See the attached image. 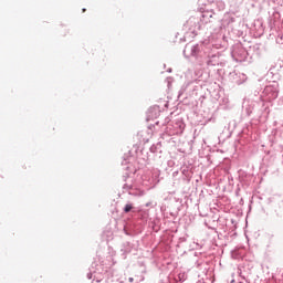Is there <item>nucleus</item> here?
Masks as SVG:
<instances>
[{
  "label": "nucleus",
  "mask_w": 283,
  "mask_h": 283,
  "mask_svg": "<svg viewBox=\"0 0 283 283\" xmlns=\"http://www.w3.org/2000/svg\"><path fill=\"white\" fill-rule=\"evenodd\" d=\"M277 88L273 85H268L263 90L262 98H264V101H266L268 103H271V101H275V98H277Z\"/></svg>",
  "instance_id": "nucleus-1"
},
{
  "label": "nucleus",
  "mask_w": 283,
  "mask_h": 283,
  "mask_svg": "<svg viewBox=\"0 0 283 283\" xmlns=\"http://www.w3.org/2000/svg\"><path fill=\"white\" fill-rule=\"evenodd\" d=\"M167 129H169L168 132L170 136H178L182 134V132H185V123H182L181 120H177L172 125V128L167 127Z\"/></svg>",
  "instance_id": "nucleus-2"
},
{
  "label": "nucleus",
  "mask_w": 283,
  "mask_h": 283,
  "mask_svg": "<svg viewBox=\"0 0 283 283\" xmlns=\"http://www.w3.org/2000/svg\"><path fill=\"white\" fill-rule=\"evenodd\" d=\"M232 56L235 61L242 62L247 59V50L244 48H237L233 50Z\"/></svg>",
  "instance_id": "nucleus-3"
},
{
  "label": "nucleus",
  "mask_w": 283,
  "mask_h": 283,
  "mask_svg": "<svg viewBox=\"0 0 283 283\" xmlns=\"http://www.w3.org/2000/svg\"><path fill=\"white\" fill-rule=\"evenodd\" d=\"M207 65L209 67H216L218 65H222V61H220V56L211 55L207 61Z\"/></svg>",
  "instance_id": "nucleus-4"
},
{
  "label": "nucleus",
  "mask_w": 283,
  "mask_h": 283,
  "mask_svg": "<svg viewBox=\"0 0 283 283\" xmlns=\"http://www.w3.org/2000/svg\"><path fill=\"white\" fill-rule=\"evenodd\" d=\"M213 14H216V12H213V10H207L202 12V18L201 21L203 23H211V19H213Z\"/></svg>",
  "instance_id": "nucleus-5"
},
{
  "label": "nucleus",
  "mask_w": 283,
  "mask_h": 283,
  "mask_svg": "<svg viewBox=\"0 0 283 283\" xmlns=\"http://www.w3.org/2000/svg\"><path fill=\"white\" fill-rule=\"evenodd\" d=\"M181 174L185 176L186 180H191V170H189V167L181 168Z\"/></svg>",
  "instance_id": "nucleus-6"
},
{
  "label": "nucleus",
  "mask_w": 283,
  "mask_h": 283,
  "mask_svg": "<svg viewBox=\"0 0 283 283\" xmlns=\"http://www.w3.org/2000/svg\"><path fill=\"white\" fill-rule=\"evenodd\" d=\"M199 52H200V45L195 44L191 46V56H198Z\"/></svg>",
  "instance_id": "nucleus-7"
},
{
  "label": "nucleus",
  "mask_w": 283,
  "mask_h": 283,
  "mask_svg": "<svg viewBox=\"0 0 283 283\" xmlns=\"http://www.w3.org/2000/svg\"><path fill=\"white\" fill-rule=\"evenodd\" d=\"M133 209H134L133 203H126L124 207V213H129V211H132Z\"/></svg>",
  "instance_id": "nucleus-8"
},
{
  "label": "nucleus",
  "mask_w": 283,
  "mask_h": 283,
  "mask_svg": "<svg viewBox=\"0 0 283 283\" xmlns=\"http://www.w3.org/2000/svg\"><path fill=\"white\" fill-rule=\"evenodd\" d=\"M158 149H160V144L150 146L151 154H158Z\"/></svg>",
  "instance_id": "nucleus-9"
},
{
  "label": "nucleus",
  "mask_w": 283,
  "mask_h": 283,
  "mask_svg": "<svg viewBox=\"0 0 283 283\" xmlns=\"http://www.w3.org/2000/svg\"><path fill=\"white\" fill-rule=\"evenodd\" d=\"M178 277H179V282H185V273H180Z\"/></svg>",
  "instance_id": "nucleus-10"
},
{
  "label": "nucleus",
  "mask_w": 283,
  "mask_h": 283,
  "mask_svg": "<svg viewBox=\"0 0 283 283\" xmlns=\"http://www.w3.org/2000/svg\"><path fill=\"white\" fill-rule=\"evenodd\" d=\"M235 21V18L230 19V23H233Z\"/></svg>",
  "instance_id": "nucleus-11"
},
{
  "label": "nucleus",
  "mask_w": 283,
  "mask_h": 283,
  "mask_svg": "<svg viewBox=\"0 0 283 283\" xmlns=\"http://www.w3.org/2000/svg\"><path fill=\"white\" fill-rule=\"evenodd\" d=\"M129 282H134V277H129Z\"/></svg>",
  "instance_id": "nucleus-12"
},
{
  "label": "nucleus",
  "mask_w": 283,
  "mask_h": 283,
  "mask_svg": "<svg viewBox=\"0 0 283 283\" xmlns=\"http://www.w3.org/2000/svg\"><path fill=\"white\" fill-rule=\"evenodd\" d=\"M87 9H82V12H86Z\"/></svg>",
  "instance_id": "nucleus-13"
}]
</instances>
